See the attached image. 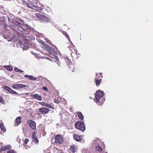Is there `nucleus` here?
Returning a JSON list of instances; mask_svg holds the SVG:
<instances>
[{"mask_svg":"<svg viewBox=\"0 0 153 153\" xmlns=\"http://www.w3.org/2000/svg\"><path fill=\"white\" fill-rule=\"evenodd\" d=\"M29 8L33 9V10H30V13H29L30 17L33 18L36 17H41L42 15L38 14L36 11H41L44 8V5H41L39 2L33 3L30 1Z\"/></svg>","mask_w":153,"mask_h":153,"instance_id":"nucleus-1","label":"nucleus"},{"mask_svg":"<svg viewBox=\"0 0 153 153\" xmlns=\"http://www.w3.org/2000/svg\"><path fill=\"white\" fill-rule=\"evenodd\" d=\"M104 93L101 90L96 91V94L95 95L94 101L96 103H98L100 101V102L102 103L104 102L105 99L102 97L103 96Z\"/></svg>","mask_w":153,"mask_h":153,"instance_id":"nucleus-2","label":"nucleus"},{"mask_svg":"<svg viewBox=\"0 0 153 153\" xmlns=\"http://www.w3.org/2000/svg\"><path fill=\"white\" fill-rule=\"evenodd\" d=\"M75 126L76 128L80 131H84L85 130V126L83 122L79 121L76 122L75 123Z\"/></svg>","mask_w":153,"mask_h":153,"instance_id":"nucleus-3","label":"nucleus"},{"mask_svg":"<svg viewBox=\"0 0 153 153\" xmlns=\"http://www.w3.org/2000/svg\"><path fill=\"white\" fill-rule=\"evenodd\" d=\"M71 44L69 46L70 50L72 52L71 53V56L74 57L76 55L77 51L76 49L75 46L72 43L71 40Z\"/></svg>","mask_w":153,"mask_h":153,"instance_id":"nucleus-4","label":"nucleus"},{"mask_svg":"<svg viewBox=\"0 0 153 153\" xmlns=\"http://www.w3.org/2000/svg\"><path fill=\"white\" fill-rule=\"evenodd\" d=\"M96 77L95 78V81L97 86L98 87L99 86L101 82L102 76V73H100L98 74L96 73Z\"/></svg>","mask_w":153,"mask_h":153,"instance_id":"nucleus-5","label":"nucleus"},{"mask_svg":"<svg viewBox=\"0 0 153 153\" xmlns=\"http://www.w3.org/2000/svg\"><path fill=\"white\" fill-rule=\"evenodd\" d=\"M55 140L54 143L59 144H62L63 142V138L61 135H56L55 137Z\"/></svg>","mask_w":153,"mask_h":153,"instance_id":"nucleus-6","label":"nucleus"},{"mask_svg":"<svg viewBox=\"0 0 153 153\" xmlns=\"http://www.w3.org/2000/svg\"><path fill=\"white\" fill-rule=\"evenodd\" d=\"M50 111V110L47 108H40L39 109V113H38V114H48V113Z\"/></svg>","mask_w":153,"mask_h":153,"instance_id":"nucleus-7","label":"nucleus"},{"mask_svg":"<svg viewBox=\"0 0 153 153\" xmlns=\"http://www.w3.org/2000/svg\"><path fill=\"white\" fill-rule=\"evenodd\" d=\"M29 140L28 138L25 139L24 140H23V143L22 146H23V149H27L29 148V145H28V142Z\"/></svg>","mask_w":153,"mask_h":153,"instance_id":"nucleus-8","label":"nucleus"},{"mask_svg":"<svg viewBox=\"0 0 153 153\" xmlns=\"http://www.w3.org/2000/svg\"><path fill=\"white\" fill-rule=\"evenodd\" d=\"M73 137L74 140H76V141L81 142L82 140V136L76 134H74Z\"/></svg>","mask_w":153,"mask_h":153,"instance_id":"nucleus-9","label":"nucleus"},{"mask_svg":"<svg viewBox=\"0 0 153 153\" xmlns=\"http://www.w3.org/2000/svg\"><path fill=\"white\" fill-rule=\"evenodd\" d=\"M37 132L34 131L32 133V142H34L36 144H37L38 143L39 140L38 138L36 136V134Z\"/></svg>","mask_w":153,"mask_h":153,"instance_id":"nucleus-10","label":"nucleus"},{"mask_svg":"<svg viewBox=\"0 0 153 153\" xmlns=\"http://www.w3.org/2000/svg\"><path fill=\"white\" fill-rule=\"evenodd\" d=\"M29 126H30L32 129L35 130L36 128L35 122L32 120H29Z\"/></svg>","mask_w":153,"mask_h":153,"instance_id":"nucleus-11","label":"nucleus"},{"mask_svg":"<svg viewBox=\"0 0 153 153\" xmlns=\"http://www.w3.org/2000/svg\"><path fill=\"white\" fill-rule=\"evenodd\" d=\"M65 61L68 65V66L70 68H71L72 67L74 68V66L72 64V62L71 61L70 59H68L67 58V57H66L65 59Z\"/></svg>","mask_w":153,"mask_h":153,"instance_id":"nucleus-12","label":"nucleus"},{"mask_svg":"<svg viewBox=\"0 0 153 153\" xmlns=\"http://www.w3.org/2000/svg\"><path fill=\"white\" fill-rule=\"evenodd\" d=\"M77 148L75 145H72L70 147L69 150L70 152H72V153H74L76 152Z\"/></svg>","mask_w":153,"mask_h":153,"instance_id":"nucleus-13","label":"nucleus"},{"mask_svg":"<svg viewBox=\"0 0 153 153\" xmlns=\"http://www.w3.org/2000/svg\"><path fill=\"white\" fill-rule=\"evenodd\" d=\"M26 86L24 85L17 84L14 85L12 86V87L14 88H21L25 87Z\"/></svg>","mask_w":153,"mask_h":153,"instance_id":"nucleus-14","label":"nucleus"},{"mask_svg":"<svg viewBox=\"0 0 153 153\" xmlns=\"http://www.w3.org/2000/svg\"><path fill=\"white\" fill-rule=\"evenodd\" d=\"M11 148V147L10 146H4L2 145V147L0 148V151H3L7 149H9Z\"/></svg>","mask_w":153,"mask_h":153,"instance_id":"nucleus-15","label":"nucleus"},{"mask_svg":"<svg viewBox=\"0 0 153 153\" xmlns=\"http://www.w3.org/2000/svg\"><path fill=\"white\" fill-rule=\"evenodd\" d=\"M15 124L17 126L19 125L21 122V117H18L16 119Z\"/></svg>","mask_w":153,"mask_h":153,"instance_id":"nucleus-16","label":"nucleus"},{"mask_svg":"<svg viewBox=\"0 0 153 153\" xmlns=\"http://www.w3.org/2000/svg\"><path fill=\"white\" fill-rule=\"evenodd\" d=\"M22 48L24 50H27L29 49V43L28 42H25L24 44L22 47Z\"/></svg>","mask_w":153,"mask_h":153,"instance_id":"nucleus-17","label":"nucleus"},{"mask_svg":"<svg viewBox=\"0 0 153 153\" xmlns=\"http://www.w3.org/2000/svg\"><path fill=\"white\" fill-rule=\"evenodd\" d=\"M95 149L96 151L99 152H101L102 151V147L99 146V145H96L95 147Z\"/></svg>","mask_w":153,"mask_h":153,"instance_id":"nucleus-18","label":"nucleus"},{"mask_svg":"<svg viewBox=\"0 0 153 153\" xmlns=\"http://www.w3.org/2000/svg\"><path fill=\"white\" fill-rule=\"evenodd\" d=\"M0 127L1 130L2 131L4 132L6 131V128L4 126V124L3 123H1L0 125Z\"/></svg>","mask_w":153,"mask_h":153,"instance_id":"nucleus-19","label":"nucleus"},{"mask_svg":"<svg viewBox=\"0 0 153 153\" xmlns=\"http://www.w3.org/2000/svg\"><path fill=\"white\" fill-rule=\"evenodd\" d=\"M77 115L79 117L80 119L81 120H82L84 119V116L81 112H78Z\"/></svg>","mask_w":153,"mask_h":153,"instance_id":"nucleus-20","label":"nucleus"},{"mask_svg":"<svg viewBox=\"0 0 153 153\" xmlns=\"http://www.w3.org/2000/svg\"><path fill=\"white\" fill-rule=\"evenodd\" d=\"M34 98L38 99L39 100H41L42 99L41 96H39V94H34Z\"/></svg>","mask_w":153,"mask_h":153,"instance_id":"nucleus-21","label":"nucleus"},{"mask_svg":"<svg viewBox=\"0 0 153 153\" xmlns=\"http://www.w3.org/2000/svg\"><path fill=\"white\" fill-rule=\"evenodd\" d=\"M63 34L66 37V38L68 39V40L70 41V39L68 36V34L67 33V32H63Z\"/></svg>","mask_w":153,"mask_h":153,"instance_id":"nucleus-22","label":"nucleus"},{"mask_svg":"<svg viewBox=\"0 0 153 153\" xmlns=\"http://www.w3.org/2000/svg\"><path fill=\"white\" fill-rule=\"evenodd\" d=\"M14 69V70L16 72H19L20 73H22L23 72V71H22L21 70L18 69L17 68H15Z\"/></svg>","mask_w":153,"mask_h":153,"instance_id":"nucleus-23","label":"nucleus"},{"mask_svg":"<svg viewBox=\"0 0 153 153\" xmlns=\"http://www.w3.org/2000/svg\"><path fill=\"white\" fill-rule=\"evenodd\" d=\"M4 89L7 91L9 92L10 91V90L11 89L10 88L6 86H4Z\"/></svg>","mask_w":153,"mask_h":153,"instance_id":"nucleus-24","label":"nucleus"},{"mask_svg":"<svg viewBox=\"0 0 153 153\" xmlns=\"http://www.w3.org/2000/svg\"><path fill=\"white\" fill-rule=\"evenodd\" d=\"M36 78L34 76H29V79L32 80H36Z\"/></svg>","mask_w":153,"mask_h":153,"instance_id":"nucleus-25","label":"nucleus"},{"mask_svg":"<svg viewBox=\"0 0 153 153\" xmlns=\"http://www.w3.org/2000/svg\"><path fill=\"white\" fill-rule=\"evenodd\" d=\"M46 107H48L49 108H52V109H54V108L50 104H48V103H46Z\"/></svg>","mask_w":153,"mask_h":153,"instance_id":"nucleus-26","label":"nucleus"},{"mask_svg":"<svg viewBox=\"0 0 153 153\" xmlns=\"http://www.w3.org/2000/svg\"><path fill=\"white\" fill-rule=\"evenodd\" d=\"M4 67L6 68V67H9V68H7V69L9 71H11L13 70V68H11V67H10V66H5Z\"/></svg>","mask_w":153,"mask_h":153,"instance_id":"nucleus-27","label":"nucleus"},{"mask_svg":"<svg viewBox=\"0 0 153 153\" xmlns=\"http://www.w3.org/2000/svg\"><path fill=\"white\" fill-rule=\"evenodd\" d=\"M46 41V42L48 43L49 45H51V41L50 40L46 38L45 39Z\"/></svg>","mask_w":153,"mask_h":153,"instance_id":"nucleus-28","label":"nucleus"},{"mask_svg":"<svg viewBox=\"0 0 153 153\" xmlns=\"http://www.w3.org/2000/svg\"><path fill=\"white\" fill-rule=\"evenodd\" d=\"M7 153H16L14 150H11L9 151H8Z\"/></svg>","mask_w":153,"mask_h":153,"instance_id":"nucleus-29","label":"nucleus"},{"mask_svg":"<svg viewBox=\"0 0 153 153\" xmlns=\"http://www.w3.org/2000/svg\"><path fill=\"white\" fill-rule=\"evenodd\" d=\"M58 98H57V99L55 98L54 100V102H55L56 103H59L60 102L59 100H58Z\"/></svg>","mask_w":153,"mask_h":153,"instance_id":"nucleus-30","label":"nucleus"},{"mask_svg":"<svg viewBox=\"0 0 153 153\" xmlns=\"http://www.w3.org/2000/svg\"><path fill=\"white\" fill-rule=\"evenodd\" d=\"M41 105H42L44 106L45 107H46V103H45L44 102H41L40 103Z\"/></svg>","mask_w":153,"mask_h":153,"instance_id":"nucleus-31","label":"nucleus"},{"mask_svg":"<svg viewBox=\"0 0 153 153\" xmlns=\"http://www.w3.org/2000/svg\"><path fill=\"white\" fill-rule=\"evenodd\" d=\"M0 102L2 103H4V101L3 100V99L1 97H0Z\"/></svg>","mask_w":153,"mask_h":153,"instance_id":"nucleus-32","label":"nucleus"},{"mask_svg":"<svg viewBox=\"0 0 153 153\" xmlns=\"http://www.w3.org/2000/svg\"><path fill=\"white\" fill-rule=\"evenodd\" d=\"M42 88L43 90L46 91H48V89L46 87H43Z\"/></svg>","mask_w":153,"mask_h":153,"instance_id":"nucleus-33","label":"nucleus"},{"mask_svg":"<svg viewBox=\"0 0 153 153\" xmlns=\"http://www.w3.org/2000/svg\"><path fill=\"white\" fill-rule=\"evenodd\" d=\"M13 90L11 89L10 90V91L9 92L10 93L13 94Z\"/></svg>","mask_w":153,"mask_h":153,"instance_id":"nucleus-34","label":"nucleus"},{"mask_svg":"<svg viewBox=\"0 0 153 153\" xmlns=\"http://www.w3.org/2000/svg\"><path fill=\"white\" fill-rule=\"evenodd\" d=\"M13 94H18L16 91H13Z\"/></svg>","mask_w":153,"mask_h":153,"instance_id":"nucleus-35","label":"nucleus"},{"mask_svg":"<svg viewBox=\"0 0 153 153\" xmlns=\"http://www.w3.org/2000/svg\"><path fill=\"white\" fill-rule=\"evenodd\" d=\"M57 153H63L62 151H60L59 152H58Z\"/></svg>","mask_w":153,"mask_h":153,"instance_id":"nucleus-36","label":"nucleus"},{"mask_svg":"<svg viewBox=\"0 0 153 153\" xmlns=\"http://www.w3.org/2000/svg\"><path fill=\"white\" fill-rule=\"evenodd\" d=\"M28 76H29V75H26L25 76V77H28Z\"/></svg>","mask_w":153,"mask_h":153,"instance_id":"nucleus-37","label":"nucleus"},{"mask_svg":"<svg viewBox=\"0 0 153 153\" xmlns=\"http://www.w3.org/2000/svg\"><path fill=\"white\" fill-rule=\"evenodd\" d=\"M31 53H32L34 55H35V53H33V52H31Z\"/></svg>","mask_w":153,"mask_h":153,"instance_id":"nucleus-38","label":"nucleus"},{"mask_svg":"<svg viewBox=\"0 0 153 153\" xmlns=\"http://www.w3.org/2000/svg\"><path fill=\"white\" fill-rule=\"evenodd\" d=\"M26 5L27 6V7H29L28 4H26Z\"/></svg>","mask_w":153,"mask_h":153,"instance_id":"nucleus-39","label":"nucleus"},{"mask_svg":"<svg viewBox=\"0 0 153 153\" xmlns=\"http://www.w3.org/2000/svg\"><path fill=\"white\" fill-rule=\"evenodd\" d=\"M102 144H103L102 146H105V144H104V143L103 142H102Z\"/></svg>","mask_w":153,"mask_h":153,"instance_id":"nucleus-40","label":"nucleus"},{"mask_svg":"<svg viewBox=\"0 0 153 153\" xmlns=\"http://www.w3.org/2000/svg\"><path fill=\"white\" fill-rule=\"evenodd\" d=\"M58 65H59V66H60V64L58 63H57Z\"/></svg>","mask_w":153,"mask_h":153,"instance_id":"nucleus-41","label":"nucleus"}]
</instances>
